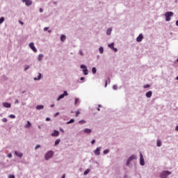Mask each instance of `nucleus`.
Returning <instances> with one entry per match:
<instances>
[{
	"label": "nucleus",
	"mask_w": 178,
	"mask_h": 178,
	"mask_svg": "<svg viewBox=\"0 0 178 178\" xmlns=\"http://www.w3.org/2000/svg\"><path fill=\"white\" fill-rule=\"evenodd\" d=\"M40 13L43 12L42 8H40Z\"/></svg>",
	"instance_id": "obj_54"
},
{
	"label": "nucleus",
	"mask_w": 178,
	"mask_h": 178,
	"mask_svg": "<svg viewBox=\"0 0 178 178\" xmlns=\"http://www.w3.org/2000/svg\"><path fill=\"white\" fill-rule=\"evenodd\" d=\"M22 2H24L26 6H31V5L33 3L31 0H22Z\"/></svg>",
	"instance_id": "obj_13"
},
{
	"label": "nucleus",
	"mask_w": 178,
	"mask_h": 178,
	"mask_svg": "<svg viewBox=\"0 0 178 178\" xmlns=\"http://www.w3.org/2000/svg\"><path fill=\"white\" fill-rule=\"evenodd\" d=\"M9 117L11 118V119H15V118H16L15 115H10Z\"/></svg>",
	"instance_id": "obj_39"
},
{
	"label": "nucleus",
	"mask_w": 178,
	"mask_h": 178,
	"mask_svg": "<svg viewBox=\"0 0 178 178\" xmlns=\"http://www.w3.org/2000/svg\"><path fill=\"white\" fill-rule=\"evenodd\" d=\"M2 122H3L4 123H6V122H8V119H6V118H3V119H2Z\"/></svg>",
	"instance_id": "obj_40"
},
{
	"label": "nucleus",
	"mask_w": 178,
	"mask_h": 178,
	"mask_svg": "<svg viewBox=\"0 0 178 178\" xmlns=\"http://www.w3.org/2000/svg\"><path fill=\"white\" fill-rule=\"evenodd\" d=\"M144 40V35L143 33H140L139 35L136 38V42H141Z\"/></svg>",
	"instance_id": "obj_11"
},
{
	"label": "nucleus",
	"mask_w": 178,
	"mask_h": 178,
	"mask_svg": "<svg viewBox=\"0 0 178 178\" xmlns=\"http://www.w3.org/2000/svg\"><path fill=\"white\" fill-rule=\"evenodd\" d=\"M41 79V74L38 73V77H35L34 80L37 81V80H40Z\"/></svg>",
	"instance_id": "obj_25"
},
{
	"label": "nucleus",
	"mask_w": 178,
	"mask_h": 178,
	"mask_svg": "<svg viewBox=\"0 0 178 178\" xmlns=\"http://www.w3.org/2000/svg\"><path fill=\"white\" fill-rule=\"evenodd\" d=\"M103 153L104 154V155H106L107 154H109V149L104 150Z\"/></svg>",
	"instance_id": "obj_36"
},
{
	"label": "nucleus",
	"mask_w": 178,
	"mask_h": 178,
	"mask_svg": "<svg viewBox=\"0 0 178 178\" xmlns=\"http://www.w3.org/2000/svg\"><path fill=\"white\" fill-rule=\"evenodd\" d=\"M139 163L140 166H145V159H144V156L141 153L140 154Z\"/></svg>",
	"instance_id": "obj_6"
},
{
	"label": "nucleus",
	"mask_w": 178,
	"mask_h": 178,
	"mask_svg": "<svg viewBox=\"0 0 178 178\" xmlns=\"http://www.w3.org/2000/svg\"><path fill=\"white\" fill-rule=\"evenodd\" d=\"M91 172V169L88 168L86 169L84 172H83V175L84 176H87V175H88V173H90Z\"/></svg>",
	"instance_id": "obj_20"
},
{
	"label": "nucleus",
	"mask_w": 178,
	"mask_h": 178,
	"mask_svg": "<svg viewBox=\"0 0 178 178\" xmlns=\"http://www.w3.org/2000/svg\"><path fill=\"white\" fill-rule=\"evenodd\" d=\"M145 96L147 98H151V97H152V91H148L146 92Z\"/></svg>",
	"instance_id": "obj_17"
},
{
	"label": "nucleus",
	"mask_w": 178,
	"mask_h": 178,
	"mask_svg": "<svg viewBox=\"0 0 178 178\" xmlns=\"http://www.w3.org/2000/svg\"><path fill=\"white\" fill-rule=\"evenodd\" d=\"M176 80H178V76L176 77Z\"/></svg>",
	"instance_id": "obj_57"
},
{
	"label": "nucleus",
	"mask_w": 178,
	"mask_h": 178,
	"mask_svg": "<svg viewBox=\"0 0 178 178\" xmlns=\"http://www.w3.org/2000/svg\"><path fill=\"white\" fill-rule=\"evenodd\" d=\"M46 120H47V122H49V121L51 120V118H46Z\"/></svg>",
	"instance_id": "obj_48"
},
{
	"label": "nucleus",
	"mask_w": 178,
	"mask_h": 178,
	"mask_svg": "<svg viewBox=\"0 0 178 178\" xmlns=\"http://www.w3.org/2000/svg\"><path fill=\"white\" fill-rule=\"evenodd\" d=\"M40 147H41L40 145H37L35 147V149H38V148H40Z\"/></svg>",
	"instance_id": "obj_41"
},
{
	"label": "nucleus",
	"mask_w": 178,
	"mask_h": 178,
	"mask_svg": "<svg viewBox=\"0 0 178 178\" xmlns=\"http://www.w3.org/2000/svg\"><path fill=\"white\" fill-rule=\"evenodd\" d=\"M102 147H99L97 148H96V149L94 150V154L95 155H96L97 156L101 155V149H102Z\"/></svg>",
	"instance_id": "obj_10"
},
{
	"label": "nucleus",
	"mask_w": 178,
	"mask_h": 178,
	"mask_svg": "<svg viewBox=\"0 0 178 178\" xmlns=\"http://www.w3.org/2000/svg\"><path fill=\"white\" fill-rule=\"evenodd\" d=\"M80 68L82 69V72L84 76H87L88 74V69L87 68V65H81Z\"/></svg>",
	"instance_id": "obj_5"
},
{
	"label": "nucleus",
	"mask_w": 178,
	"mask_h": 178,
	"mask_svg": "<svg viewBox=\"0 0 178 178\" xmlns=\"http://www.w3.org/2000/svg\"><path fill=\"white\" fill-rule=\"evenodd\" d=\"M106 33L108 35H111L112 34V28L107 29Z\"/></svg>",
	"instance_id": "obj_19"
},
{
	"label": "nucleus",
	"mask_w": 178,
	"mask_h": 178,
	"mask_svg": "<svg viewBox=\"0 0 178 178\" xmlns=\"http://www.w3.org/2000/svg\"><path fill=\"white\" fill-rule=\"evenodd\" d=\"M83 133L84 134H87L88 136H90V134H91V133H92V129H91L90 128H84L83 129Z\"/></svg>",
	"instance_id": "obj_8"
},
{
	"label": "nucleus",
	"mask_w": 178,
	"mask_h": 178,
	"mask_svg": "<svg viewBox=\"0 0 178 178\" xmlns=\"http://www.w3.org/2000/svg\"><path fill=\"white\" fill-rule=\"evenodd\" d=\"M19 24H22V26H23L24 24L23 23V22H22V21H19Z\"/></svg>",
	"instance_id": "obj_46"
},
{
	"label": "nucleus",
	"mask_w": 178,
	"mask_h": 178,
	"mask_svg": "<svg viewBox=\"0 0 178 178\" xmlns=\"http://www.w3.org/2000/svg\"><path fill=\"white\" fill-rule=\"evenodd\" d=\"M92 74H95L97 73V68L95 67L92 68Z\"/></svg>",
	"instance_id": "obj_30"
},
{
	"label": "nucleus",
	"mask_w": 178,
	"mask_h": 178,
	"mask_svg": "<svg viewBox=\"0 0 178 178\" xmlns=\"http://www.w3.org/2000/svg\"><path fill=\"white\" fill-rule=\"evenodd\" d=\"M8 158H12V154H10V153L8 154Z\"/></svg>",
	"instance_id": "obj_43"
},
{
	"label": "nucleus",
	"mask_w": 178,
	"mask_h": 178,
	"mask_svg": "<svg viewBox=\"0 0 178 178\" xmlns=\"http://www.w3.org/2000/svg\"><path fill=\"white\" fill-rule=\"evenodd\" d=\"M61 178H66V174H64Z\"/></svg>",
	"instance_id": "obj_50"
},
{
	"label": "nucleus",
	"mask_w": 178,
	"mask_h": 178,
	"mask_svg": "<svg viewBox=\"0 0 178 178\" xmlns=\"http://www.w3.org/2000/svg\"><path fill=\"white\" fill-rule=\"evenodd\" d=\"M81 110H78V111H75V116H76V118H79V115L81 113Z\"/></svg>",
	"instance_id": "obj_24"
},
{
	"label": "nucleus",
	"mask_w": 178,
	"mask_h": 178,
	"mask_svg": "<svg viewBox=\"0 0 178 178\" xmlns=\"http://www.w3.org/2000/svg\"><path fill=\"white\" fill-rule=\"evenodd\" d=\"M176 131H178V125L175 127Z\"/></svg>",
	"instance_id": "obj_51"
},
{
	"label": "nucleus",
	"mask_w": 178,
	"mask_h": 178,
	"mask_svg": "<svg viewBox=\"0 0 178 178\" xmlns=\"http://www.w3.org/2000/svg\"><path fill=\"white\" fill-rule=\"evenodd\" d=\"M80 101V99H79L78 97H75L74 98V105L76 106H77V104H79V102Z\"/></svg>",
	"instance_id": "obj_22"
},
{
	"label": "nucleus",
	"mask_w": 178,
	"mask_h": 178,
	"mask_svg": "<svg viewBox=\"0 0 178 178\" xmlns=\"http://www.w3.org/2000/svg\"><path fill=\"white\" fill-rule=\"evenodd\" d=\"M107 86H108V81H106L105 86H104L105 88H106Z\"/></svg>",
	"instance_id": "obj_45"
},
{
	"label": "nucleus",
	"mask_w": 178,
	"mask_h": 178,
	"mask_svg": "<svg viewBox=\"0 0 178 178\" xmlns=\"http://www.w3.org/2000/svg\"><path fill=\"white\" fill-rule=\"evenodd\" d=\"M15 154L17 156H19V158H22L23 156V154H22L21 152H19L17 151L15 152Z\"/></svg>",
	"instance_id": "obj_21"
},
{
	"label": "nucleus",
	"mask_w": 178,
	"mask_h": 178,
	"mask_svg": "<svg viewBox=\"0 0 178 178\" xmlns=\"http://www.w3.org/2000/svg\"><path fill=\"white\" fill-rule=\"evenodd\" d=\"M80 80H81V81H84L85 78L82 76V77H81Z\"/></svg>",
	"instance_id": "obj_47"
},
{
	"label": "nucleus",
	"mask_w": 178,
	"mask_h": 178,
	"mask_svg": "<svg viewBox=\"0 0 178 178\" xmlns=\"http://www.w3.org/2000/svg\"><path fill=\"white\" fill-rule=\"evenodd\" d=\"M72 123H74V119H71L70 121L67 122V124H70Z\"/></svg>",
	"instance_id": "obj_33"
},
{
	"label": "nucleus",
	"mask_w": 178,
	"mask_h": 178,
	"mask_svg": "<svg viewBox=\"0 0 178 178\" xmlns=\"http://www.w3.org/2000/svg\"><path fill=\"white\" fill-rule=\"evenodd\" d=\"M114 46H115L114 42H112V43L108 44V48L112 49V51H113L114 52H118V49L115 48Z\"/></svg>",
	"instance_id": "obj_9"
},
{
	"label": "nucleus",
	"mask_w": 178,
	"mask_h": 178,
	"mask_svg": "<svg viewBox=\"0 0 178 178\" xmlns=\"http://www.w3.org/2000/svg\"><path fill=\"white\" fill-rule=\"evenodd\" d=\"M97 111H101V110H100L99 108H97Z\"/></svg>",
	"instance_id": "obj_59"
},
{
	"label": "nucleus",
	"mask_w": 178,
	"mask_h": 178,
	"mask_svg": "<svg viewBox=\"0 0 178 178\" xmlns=\"http://www.w3.org/2000/svg\"><path fill=\"white\" fill-rule=\"evenodd\" d=\"M99 54H104V47H100L99 48Z\"/></svg>",
	"instance_id": "obj_29"
},
{
	"label": "nucleus",
	"mask_w": 178,
	"mask_h": 178,
	"mask_svg": "<svg viewBox=\"0 0 178 178\" xmlns=\"http://www.w3.org/2000/svg\"><path fill=\"white\" fill-rule=\"evenodd\" d=\"M29 48H31V49H32V51H33V52H37V49L34 46V43L33 42H31L29 44Z\"/></svg>",
	"instance_id": "obj_12"
},
{
	"label": "nucleus",
	"mask_w": 178,
	"mask_h": 178,
	"mask_svg": "<svg viewBox=\"0 0 178 178\" xmlns=\"http://www.w3.org/2000/svg\"><path fill=\"white\" fill-rule=\"evenodd\" d=\"M149 87H151V85L149 84H146L143 86V88H149Z\"/></svg>",
	"instance_id": "obj_37"
},
{
	"label": "nucleus",
	"mask_w": 178,
	"mask_h": 178,
	"mask_svg": "<svg viewBox=\"0 0 178 178\" xmlns=\"http://www.w3.org/2000/svg\"><path fill=\"white\" fill-rule=\"evenodd\" d=\"M54 151L49 150L45 154V161H49V159H52L54 157Z\"/></svg>",
	"instance_id": "obj_4"
},
{
	"label": "nucleus",
	"mask_w": 178,
	"mask_h": 178,
	"mask_svg": "<svg viewBox=\"0 0 178 178\" xmlns=\"http://www.w3.org/2000/svg\"><path fill=\"white\" fill-rule=\"evenodd\" d=\"M136 159H137V156L136 154H133L131 156H129L126 163L127 166H130L132 161H135Z\"/></svg>",
	"instance_id": "obj_2"
},
{
	"label": "nucleus",
	"mask_w": 178,
	"mask_h": 178,
	"mask_svg": "<svg viewBox=\"0 0 178 178\" xmlns=\"http://www.w3.org/2000/svg\"><path fill=\"white\" fill-rule=\"evenodd\" d=\"M29 127H31V122L27 121V124L25 125V129H29Z\"/></svg>",
	"instance_id": "obj_23"
},
{
	"label": "nucleus",
	"mask_w": 178,
	"mask_h": 178,
	"mask_svg": "<svg viewBox=\"0 0 178 178\" xmlns=\"http://www.w3.org/2000/svg\"><path fill=\"white\" fill-rule=\"evenodd\" d=\"M175 24L178 26V20L176 21Z\"/></svg>",
	"instance_id": "obj_52"
},
{
	"label": "nucleus",
	"mask_w": 178,
	"mask_h": 178,
	"mask_svg": "<svg viewBox=\"0 0 178 178\" xmlns=\"http://www.w3.org/2000/svg\"><path fill=\"white\" fill-rule=\"evenodd\" d=\"M52 137H58L59 136V131L54 130V132L51 134Z\"/></svg>",
	"instance_id": "obj_14"
},
{
	"label": "nucleus",
	"mask_w": 178,
	"mask_h": 178,
	"mask_svg": "<svg viewBox=\"0 0 178 178\" xmlns=\"http://www.w3.org/2000/svg\"><path fill=\"white\" fill-rule=\"evenodd\" d=\"M156 146L157 147H162V142L159 140H157L156 142Z\"/></svg>",
	"instance_id": "obj_27"
},
{
	"label": "nucleus",
	"mask_w": 178,
	"mask_h": 178,
	"mask_svg": "<svg viewBox=\"0 0 178 178\" xmlns=\"http://www.w3.org/2000/svg\"><path fill=\"white\" fill-rule=\"evenodd\" d=\"M59 143H60V139H57V140L55 141L54 145H55V146L58 145Z\"/></svg>",
	"instance_id": "obj_34"
},
{
	"label": "nucleus",
	"mask_w": 178,
	"mask_h": 178,
	"mask_svg": "<svg viewBox=\"0 0 178 178\" xmlns=\"http://www.w3.org/2000/svg\"><path fill=\"white\" fill-rule=\"evenodd\" d=\"M95 163H97L98 165V162L97 161H95Z\"/></svg>",
	"instance_id": "obj_58"
},
{
	"label": "nucleus",
	"mask_w": 178,
	"mask_h": 178,
	"mask_svg": "<svg viewBox=\"0 0 178 178\" xmlns=\"http://www.w3.org/2000/svg\"><path fill=\"white\" fill-rule=\"evenodd\" d=\"M91 144H95V140H92L91 141Z\"/></svg>",
	"instance_id": "obj_49"
},
{
	"label": "nucleus",
	"mask_w": 178,
	"mask_h": 178,
	"mask_svg": "<svg viewBox=\"0 0 178 178\" xmlns=\"http://www.w3.org/2000/svg\"><path fill=\"white\" fill-rule=\"evenodd\" d=\"M172 172L169 170H163L160 174V178H168V176H170Z\"/></svg>",
	"instance_id": "obj_3"
},
{
	"label": "nucleus",
	"mask_w": 178,
	"mask_h": 178,
	"mask_svg": "<svg viewBox=\"0 0 178 178\" xmlns=\"http://www.w3.org/2000/svg\"><path fill=\"white\" fill-rule=\"evenodd\" d=\"M58 115H59V113H56L54 115V116L56 117V116H58Z\"/></svg>",
	"instance_id": "obj_53"
},
{
	"label": "nucleus",
	"mask_w": 178,
	"mask_h": 178,
	"mask_svg": "<svg viewBox=\"0 0 178 178\" xmlns=\"http://www.w3.org/2000/svg\"><path fill=\"white\" fill-rule=\"evenodd\" d=\"M175 13L172 11H168L164 13V17L165 19V22H170L172 20L171 17H173Z\"/></svg>",
	"instance_id": "obj_1"
},
{
	"label": "nucleus",
	"mask_w": 178,
	"mask_h": 178,
	"mask_svg": "<svg viewBox=\"0 0 178 178\" xmlns=\"http://www.w3.org/2000/svg\"><path fill=\"white\" fill-rule=\"evenodd\" d=\"M3 22H5V18L3 17H1L0 18V24H2Z\"/></svg>",
	"instance_id": "obj_35"
},
{
	"label": "nucleus",
	"mask_w": 178,
	"mask_h": 178,
	"mask_svg": "<svg viewBox=\"0 0 178 178\" xmlns=\"http://www.w3.org/2000/svg\"><path fill=\"white\" fill-rule=\"evenodd\" d=\"M3 106H4V108H10L11 104L8 102H4L3 103Z\"/></svg>",
	"instance_id": "obj_18"
},
{
	"label": "nucleus",
	"mask_w": 178,
	"mask_h": 178,
	"mask_svg": "<svg viewBox=\"0 0 178 178\" xmlns=\"http://www.w3.org/2000/svg\"><path fill=\"white\" fill-rule=\"evenodd\" d=\"M78 124L82 126L83 124H87V121L86 120H81L78 122Z\"/></svg>",
	"instance_id": "obj_15"
},
{
	"label": "nucleus",
	"mask_w": 178,
	"mask_h": 178,
	"mask_svg": "<svg viewBox=\"0 0 178 178\" xmlns=\"http://www.w3.org/2000/svg\"><path fill=\"white\" fill-rule=\"evenodd\" d=\"M113 90H114V91H118V90H119V86H118V85H113Z\"/></svg>",
	"instance_id": "obj_26"
},
{
	"label": "nucleus",
	"mask_w": 178,
	"mask_h": 178,
	"mask_svg": "<svg viewBox=\"0 0 178 178\" xmlns=\"http://www.w3.org/2000/svg\"><path fill=\"white\" fill-rule=\"evenodd\" d=\"M45 31H47V33H49V34H51L52 33V30L49 29V27L45 28Z\"/></svg>",
	"instance_id": "obj_31"
},
{
	"label": "nucleus",
	"mask_w": 178,
	"mask_h": 178,
	"mask_svg": "<svg viewBox=\"0 0 178 178\" xmlns=\"http://www.w3.org/2000/svg\"><path fill=\"white\" fill-rule=\"evenodd\" d=\"M60 40L61 42H65V41H66V35H61L60 36Z\"/></svg>",
	"instance_id": "obj_16"
},
{
	"label": "nucleus",
	"mask_w": 178,
	"mask_h": 178,
	"mask_svg": "<svg viewBox=\"0 0 178 178\" xmlns=\"http://www.w3.org/2000/svg\"><path fill=\"white\" fill-rule=\"evenodd\" d=\"M67 95H69V93L67 92V91L65 90L63 94L58 96V97L57 98V101H60V99H63V98H65V97H67Z\"/></svg>",
	"instance_id": "obj_7"
},
{
	"label": "nucleus",
	"mask_w": 178,
	"mask_h": 178,
	"mask_svg": "<svg viewBox=\"0 0 178 178\" xmlns=\"http://www.w3.org/2000/svg\"><path fill=\"white\" fill-rule=\"evenodd\" d=\"M8 178H15V175H10L8 176Z\"/></svg>",
	"instance_id": "obj_42"
},
{
	"label": "nucleus",
	"mask_w": 178,
	"mask_h": 178,
	"mask_svg": "<svg viewBox=\"0 0 178 178\" xmlns=\"http://www.w3.org/2000/svg\"><path fill=\"white\" fill-rule=\"evenodd\" d=\"M60 131H61V133H65V130H63L62 128L60 129Z\"/></svg>",
	"instance_id": "obj_44"
},
{
	"label": "nucleus",
	"mask_w": 178,
	"mask_h": 178,
	"mask_svg": "<svg viewBox=\"0 0 178 178\" xmlns=\"http://www.w3.org/2000/svg\"><path fill=\"white\" fill-rule=\"evenodd\" d=\"M36 109H38V110L44 109V106L38 105V106H36Z\"/></svg>",
	"instance_id": "obj_32"
},
{
	"label": "nucleus",
	"mask_w": 178,
	"mask_h": 178,
	"mask_svg": "<svg viewBox=\"0 0 178 178\" xmlns=\"http://www.w3.org/2000/svg\"><path fill=\"white\" fill-rule=\"evenodd\" d=\"M29 69H30V66L26 65V66L25 67V68H24L25 72H26V70H29Z\"/></svg>",
	"instance_id": "obj_38"
},
{
	"label": "nucleus",
	"mask_w": 178,
	"mask_h": 178,
	"mask_svg": "<svg viewBox=\"0 0 178 178\" xmlns=\"http://www.w3.org/2000/svg\"><path fill=\"white\" fill-rule=\"evenodd\" d=\"M54 106H55V104H51V108H54Z\"/></svg>",
	"instance_id": "obj_55"
},
{
	"label": "nucleus",
	"mask_w": 178,
	"mask_h": 178,
	"mask_svg": "<svg viewBox=\"0 0 178 178\" xmlns=\"http://www.w3.org/2000/svg\"><path fill=\"white\" fill-rule=\"evenodd\" d=\"M80 55H81L83 56V54L82 51H80Z\"/></svg>",
	"instance_id": "obj_56"
},
{
	"label": "nucleus",
	"mask_w": 178,
	"mask_h": 178,
	"mask_svg": "<svg viewBox=\"0 0 178 178\" xmlns=\"http://www.w3.org/2000/svg\"><path fill=\"white\" fill-rule=\"evenodd\" d=\"M43 58H44V55L40 54V55L38 56V59L39 61H41V60H42Z\"/></svg>",
	"instance_id": "obj_28"
}]
</instances>
